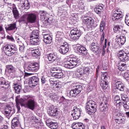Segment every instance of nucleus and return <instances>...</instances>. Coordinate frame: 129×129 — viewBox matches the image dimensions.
<instances>
[{
	"mask_svg": "<svg viewBox=\"0 0 129 129\" xmlns=\"http://www.w3.org/2000/svg\"><path fill=\"white\" fill-rule=\"evenodd\" d=\"M43 86L44 90H48V89H49V85L48 84V83L46 84H44V85H43Z\"/></svg>",
	"mask_w": 129,
	"mask_h": 129,
	"instance_id": "57",
	"label": "nucleus"
},
{
	"mask_svg": "<svg viewBox=\"0 0 129 129\" xmlns=\"http://www.w3.org/2000/svg\"><path fill=\"white\" fill-rule=\"evenodd\" d=\"M58 69H61V68L57 67H53L50 69L51 71H54V72L52 74V76H54V74H56L57 73H59V72H58Z\"/></svg>",
	"mask_w": 129,
	"mask_h": 129,
	"instance_id": "45",
	"label": "nucleus"
},
{
	"mask_svg": "<svg viewBox=\"0 0 129 129\" xmlns=\"http://www.w3.org/2000/svg\"><path fill=\"white\" fill-rule=\"evenodd\" d=\"M31 55L33 57H36V56H40L41 54L40 53V51L39 49H35L32 50Z\"/></svg>",
	"mask_w": 129,
	"mask_h": 129,
	"instance_id": "41",
	"label": "nucleus"
},
{
	"mask_svg": "<svg viewBox=\"0 0 129 129\" xmlns=\"http://www.w3.org/2000/svg\"><path fill=\"white\" fill-rule=\"evenodd\" d=\"M16 29H17V24L16 23L9 24L5 27V30L7 33H9V32H11V31H14V30H16Z\"/></svg>",
	"mask_w": 129,
	"mask_h": 129,
	"instance_id": "24",
	"label": "nucleus"
},
{
	"mask_svg": "<svg viewBox=\"0 0 129 129\" xmlns=\"http://www.w3.org/2000/svg\"><path fill=\"white\" fill-rule=\"evenodd\" d=\"M72 112V115L73 119L75 120L78 119L81 115V109L77 107V106H74Z\"/></svg>",
	"mask_w": 129,
	"mask_h": 129,
	"instance_id": "15",
	"label": "nucleus"
},
{
	"mask_svg": "<svg viewBox=\"0 0 129 129\" xmlns=\"http://www.w3.org/2000/svg\"><path fill=\"white\" fill-rule=\"evenodd\" d=\"M113 84L115 86V89H117L120 91H124L125 86H124V84L121 81H119V79H116L113 80Z\"/></svg>",
	"mask_w": 129,
	"mask_h": 129,
	"instance_id": "12",
	"label": "nucleus"
},
{
	"mask_svg": "<svg viewBox=\"0 0 129 129\" xmlns=\"http://www.w3.org/2000/svg\"><path fill=\"white\" fill-rule=\"evenodd\" d=\"M3 50L7 56L10 57L13 56L18 51V49L14 45L8 44L4 46Z\"/></svg>",
	"mask_w": 129,
	"mask_h": 129,
	"instance_id": "4",
	"label": "nucleus"
},
{
	"mask_svg": "<svg viewBox=\"0 0 129 129\" xmlns=\"http://www.w3.org/2000/svg\"><path fill=\"white\" fill-rule=\"evenodd\" d=\"M19 22H20V23L23 22L24 24H28L27 14L23 15L19 19Z\"/></svg>",
	"mask_w": 129,
	"mask_h": 129,
	"instance_id": "35",
	"label": "nucleus"
},
{
	"mask_svg": "<svg viewBox=\"0 0 129 129\" xmlns=\"http://www.w3.org/2000/svg\"><path fill=\"white\" fill-rule=\"evenodd\" d=\"M3 25L2 23H0V32H3L4 31Z\"/></svg>",
	"mask_w": 129,
	"mask_h": 129,
	"instance_id": "64",
	"label": "nucleus"
},
{
	"mask_svg": "<svg viewBox=\"0 0 129 129\" xmlns=\"http://www.w3.org/2000/svg\"><path fill=\"white\" fill-rule=\"evenodd\" d=\"M124 101V102H123V106L124 108H125V109H129V100H126V101Z\"/></svg>",
	"mask_w": 129,
	"mask_h": 129,
	"instance_id": "47",
	"label": "nucleus"
},
{
	"mask_svg": "<svg viewBox=\"0 0 129 129\" xmlns=\"http://www.w3.org/2000/svg\"><path fill=\"white\" fill-rule=\"evenodd\" d=\"M103 10V7H98L97 8H96L94 9V12L96 14H98V15H100L101 14V12H102Z\"/></svg>",
	"mask_w": 129,
	"mask_h": 129,
	"instance_id": "44",
	"label": "nucleus"
},
{
	"mask_svg": "<svg viewBox=\"0 0 129 129\" xmlns=\"http://www.w3.org/2000/svg\"><path fill=\"white\" fill-rule=\"evenodd\" d=\"M101 44H102L103 43V41H104V37L105 36V34L104 32L101 33Z\"/></svg>",
	"mask_w": 129,
	"mask_h": 129,
	"instance_id": "53",
	"label": "nucleus"
},
{
	"mask_svg": "<svg viewBox=\"0 0 129 129\" xmlns=\"http://www.w3.org/2000/svg\"><path fill=\"white\" fill-rule=\"evenodd\" d=\"M121 99L123 101L128 100L129 99V90L127 89L125 92V94L121 95Z\"/></svg>",
	"mask_w": 129,
	"mask_h": 129,
	"instance_id": "37",
	"label": "nucleus"
},
{
	"mask_svg": "<svg viewBox=\"0 0 129 129\" xmlns=\"http://www.w3.org/2000/svg\"><path fill=\"white\" fill-rule=\"evenodd\" d=\"M118 117L115 119V121L117 123H124L125 121V119H124V117H123L121 113H118L117 115Z\"/></svg>",
	"mask_w": 129,
	"mask_h": 129,
	"instance_id": "29",
	"label": "nucleus"
},
{
	"mask_svg": "<svg viewBox=\"0 0 129 129\" xmlns=\"http://www.w3.org/2000/svg\"><path fill=\"white\" fill-rule=\"evenodd\" d=\"M118 57L121 62H125L119 63L118 69L120 71L126 70L127 65L125 62L129 61V52H125L123 50H120L118 53Z\"/></svg>",
	"mask_w": 129,
	"mask_h": 129,
	"instance_id": "2",
	"label": "nucleus"
},
{
	"mask_svg": "<svg viewBox=\"0 0 129 129\" xmlns=\"http://www.w3.org/2000/svg\"><path fill=\"white\" fill-rule=\"evenodd\" d=\"M39 63L37 62L32 63L29 64L27 67V71L30 72H37L39 70Z\"/></svg>",
	"mask_w": 129,
	"mask_h": 129,
	"instance_id": "18",
	"label": "nucleus"
},
{
	"mask_svg": "<svg viewBox=\"0 0 129 129\" xmlns=\"http://www.w3.org/2000/svg\"><path fill=\"white\" fill-rule=\"evenodd\" d=\"M50 97L51 99L53 100V101H56L57 99H59V97L55 93L52 94L51 95H50Z\"/></svg>",
	"mask_w": 129,
	"mask_h": 129,
	"instance_id": "48",
	"label": "nucleus"
},
{
	"mask_svg": "<svg viewBox=\"0 0 129 129\" xmlns=\"http://www.w3.org/2000/svg\"><path fill=\"white\" fill-rule=\"evenodd\" d=\"M15 101L18 112H20L21 110L20 104L21 106H24L25 108L33 111L35 110L37 105H38V103L35 100V97L31 95L24 96L21 98H20V96H17L16 97Z\"/></svg>",
	"mask_w": 129,
	"mask_h": 129,
	"instance_id": "1",
	"label": "nucleus"
},
{
	"mask_svg": "<svg viewBox=\"0 0 129 129\" xmlns=\"http://www.w3.org/2000/svg\"><path fill=\"white\" fill-rule=\"evenodd\" d=\"M76 49L79 53L80 55L82 56H88V50L86 49V47L81 45L80 44H77L76 45Z\"/></svg>",
	"mask_w": 129,
	"mask_h": 129,
	"instance_id": "10",
	"label": "nucleus"
},
{
	"mask_svg": "<svg viewBox=\"0 0 129 129\" xmlns=\"http://www.w3.org/2000/svg\"><path fill=\"white\" fill-rule=\"evenodd\" d=\"M25 50V45L23 44V45L20 46L19 48V51L23 53Z\"/></svg>",
	"mask_w": 129,
	"mask_h": 129,
	"instance_id": "54",
	"label": "nucleus"
},
{
	"mask_svg": "<svg viewBox=\"0 0 129 129\" xmlns=\"http://www.w3.org/2000/svg\"><path fill=\"white\" fill-rule=\"evenodd\" d=\"M108 103L107 100H103L101 103L100 104V110L102 112H106L108 110Z\"/></svg>",
	"mask_w": 129,
	"mask_h": 129,
	"instance_id": "20",
	"label": "nucleus"
},
{
	"mask_svg": "<svg viewBox=\"0 0 129 129\" xmlns=\"http://www.w3.org/2000/svg\"><path fill=\"white\" fill-rule=\"evenodd\" d=\"M70 33V38H71L74 41L78 40V39H79L81 36V31H80V30H78V29L77 28L73 29L71 31Z\"/></svg>",
	"mask_w": 129,
	"mask_h": 129,
	"instance_id": "8",
	"label": "nucleus"
},
{
	"mask_svg": "<svg viewBox=\"0 0 129 129\" xmlns=\"http://www.w3.org/2000/svg\"><path fill=\"white\" fill-rule=\"evenodd\" d=\"M63 32L62 31L56 32L55 35V41L56 42H58V43H61L62 42V37H63Z\"/></svg>",
	"mask_w": 129,
	"mask_h": 129,
	"instance_id": "31",
	"label": "nucleus"
},
{
	"mask_svg": "<svg viewBox=\"0 0 129 129\" xmlns=\"http://www.w3.org/2000/svg\"><path fill=\"white\" fill-rule=\"evenodd\" d=\"M83 90V88L82 87V85H77L75 87L74 89L70 91V95L72 97H76L78 94L81 93Z\"/></svg>",
	"mask_w": 129,
	"mask_h": 129,
	"instance_id": "7",
	"label": "nucleus"
},
{
	"mask_svg": "<svg viewBox=\"0 0 129 129\" xmlns=\"http://www.w3.org/2000/svg\"><path fill=\"white\" fill-rule=\"evenodd\" d=\"M61 89V85L58 84H55V90H60Z\"/></svg>",
	"mask_w": 129,
	"mask_h": 129,
	"instance_id": "55",
	"label": "nucleus"
},
{
	"mask_svg": "<svg viewBox=\"0 0 129 129\" xmlns=\"http://www.w3.org/2000/svg\"><path fill=\"white\" fill-rule=\"evenodd\" d=\"M39 31L38 30H33L30 36V38H39Z\"/></svg>",
	"mask_w": 129,
	"mask_h": 129,
	"instance_id": "43",
	"label": "nucleus"
},
{
	"mask_svg": "<svg viewBox=\"0 0 129 129\" xmlns=\"http://www.w3.org/2000/svg\"><path fill=\"white\" fill-rule=\"evenodd\" d=\"M124 77L125 78L126 80H129V73H125Z\"/></svg>",
	"mask_w": 129,
	"mask_h": 129,
	"instance_id": "58",
	"label": "nucleus"
},
{
	"mask_svg": "<svg viewBox=\"0 0 129 129\" xmlns=\"http://www.w3.org/2000/svg\"><path fill=\"white\" fill-rule=\"evenodd\" d=\"M125 37L123 36H120L117 40H116V41L117 42V43L119 45H123L124 43H125Z\"/></svg>",
	"mask_w": 129,
	"mask_h": 129,
	"instance_id": "34",
	"label": "nucleus"
},
{
	"mask_svg": "<svg viewBox=\"0 0 129 129\" xmlns=\"http://www.w3.org/2000/svg\"><path fill=\"white\" fill-rule=\"evenodd\" d=\"M16 72V68L14 67L12 64L6 66L5 73H8L10 75H13Z\"/></svg>",
	"mask_w": 129,
	"mask_h": 129,
	"instance_id": "22",
	"label": "nucleus"
},
{
	"mask_svg": "<svg viewBox=\"0 0 129 129\" xmlns=\"http://www.w3.org/2000/svg\"><path fill=\"white\" fill-rule=\"evenodd\" d=\"M30 44L32 46L39 45L40 44V39L39 38H30Z\"/></svg>",
	"mask_w": 129,
	"mask_h": 129,
	"instance_id": "32",
	"label": "nucleus"
},
{
	"mask_svg": "<svg viewBox=\"0 0 129 129\" xmlns=\"http://www.w3.org/2000/svg\"><path fill=\"white\" fill-rule=\"evenodd\" d=\"M79 60L77 57H72L70 59L68 62H66L63 66L65 68H68L69 69H72L78 66V62Z\"/></svg>",
	"mask_w": 129,
	"mask_h": 129,
	"instance_id": "6",
	"label": "nucleus"
},
{
	"mask_svg": "<svg viewBox=\"0 0 129 129\" xmlns=\"http://www.w3.org/2000/svg\"><path fill=\"white\" fill-rule=\"evenodd\" d=\"M30 75H32V74L28 73H25L24 78L26 79V77H29V76H30Z\"/></svg>",
	"mask_w": 129,
	"mask_h": 129,
	"instance_id": "59",
	"label": "nucleus"
},
{
	"mask_svg": "<svg viewBox=\"0 0 129 129\" xmlns=\"http://www.w3.org/2000/svg\"><path fill=\"white\" fill-rule=\"evenodd\" d=\"M105 27V21L102 20L100 24V33H104V27Z\"/></svg>",
	"mask_w": 129,
	"mask_h": 129,
	"instance_id": "42",
	"label": "nucleus"
},
{
	"mask_svg": "<svg viewBox=\"0 0 129 129\" xmlns=\"http://www.w3.org/2000/svg\"><path fill=\"white\" fill-rule=\"evenodd\" d=\"M89 49L96 55H99L102 51V47L97 42L92 43L90 45Z\"/></svg>",
	"mask_w": 129,
	"mask_h": 129,
	"instance_id": "5",
	"label": "nucleus"
},
{
	"mask_svg": "<svg viewBox=\"0 0 129 129\" xmlns=\"http://www.w3.org/2000/svg\"><path fill=\"white\" fill-rule=\"evenodd\" d=\"M37 20V15L34 13L27 14V24H35Z\"/></svg>",
	"mask_w": 129,
	"mask_h": 129,
	"instance_id": "19",
	"label": "nucleus"
},
{
	"mask_svg": "<svg viewBox=\"0 0 129 129\" xmlns=\"http://www.w3.org/2000/svg\"><path fill=\"white\" fill-rule=\"evenodd\" d=\"M83 23L87 25V28L94 27V20L91 17H85L83 18Z\"/></svg>",
	"mask_w": 129,
	"mask_h": 129,
	"instance_id": "14",
	"label": "nucleus"
},
{
	"mask_svg": "<svg viewBox=\"0 0 129 129\" xmlns=\"http://www.w3.org/2000/svg\"><path fill=\"white\" fill-rule=\"evenodd\" d=\"M7 39L9 40V41H11V42H15V39H14V37L13 36L11 35H8L7 36Z\"/></svg>",
	"mask_w": 129,
	"mask_h": 129,
	"instance_id": "52",
	"label": "nucleus"
},
{
	"mask_svg": "<svg viewBox=\"0 0 129 129\" xmlns=\"http://www.w3.org/2000/svg\"><path fill=\"white\" fill-rule=\"evenodd\" d=\"M59 100H60V102H64L66 101V99H65L64 96H61Z\"/></svg>",
	"mask_w": 129,
	"mask_h": 129,
	"instance_id": "60",
	"label": "nucleus"
},
{
	"mask_svg": "<svg viewBox=\"0 0 129 129\" xmlns=\"http://www.w3.org/2000/svg\"><path fill=\"white\" fill-rule=\"evenodd\" d=\"M58 72H59L58 73H56L55 74H54L53 76H52V77H54L55 78H62L63 76V72H62V69H57Z\"/></svg>",
	"mask_w": 129,
	"mask_h": 129,
	"instance_id": "33",
	"label": "nucleus"
},
{
	"mask_svg": "<svg viewBox=\"0 0 129 129\" xmlns=\"http://www.w3.org/2000/svg\"><path fill=\"white\" fill-rule=\"evenodd\" d=\"M11 112H12V107L10 105L6 106L5 108V114L8 116L9 114H11Z\"/></svg>",
	"mask_w": 129,
	"mask_h": 129,
	"instance_id": "38",
	"label": "nucleus"
},
{
	"mask_svg": "<svg viewBox=\"0 0 129 129\" xmlns=\"http://www.w3.org/2000/svg\"><path fill=\"white\" fill-rule=\"evenodd\" d=\"M83 72L84 74H85L86 76L88 75L89 73H90V69L88 67H85L83 68Z\"/></svg>",
	"mask_w": 129,
	"mask_h": 129,
	"instance_id": "49",
	"label": "nucleus"
},
{
	"mask_svg": "<svg viewBox=\"0 0 129 129\" xmlns=\"http://www.w3.org/2000/svg\"><path fill=\"white\" fill-rule=\"evenodd\" d=\"M48 59L50 62H54L58 58V55L56 52H52L47 54Z\"/></svg>",
	"mask_w": 129,
	"mask_h": 129,
	"instance_id": "23",
	"label": "nucleus"
},
{
	"mask_svg": "<svg viewBox=\"0 0 129 129\" xmlns=\"http://www.w3.org/2000/svg\"><path fill=\"white\" fill-rule=\"evenodd\" d=\"M59 112L58 111V108L54 107L53 105H51L47 109V113L49 116H57Z\"/></svg>",
	"mask_w": 129,
	"mask_h": 129,
	"instance_id": "13",
	"label": "nucleus"
},
{
	"mask_svg": "<svg viewBox=\"0 0 129 129\" xmlns=\"http://www.w3.org/2000/svg\"><path fill=\"white\" fill-rule=\"evenodd\" d=\"M13 87L15 90L16 93L19 94L20 92H21V91L22 90V86L16 84L15 85H14Z\"/></svg>",
	"mask_w": 129,
	"mask_h": 129,
	"instance_id": "39",
	"label": "nucleus"
},
{
	"mask_svg": "<svg viewBox=\"0 0 129 129\" xmlns=\"http://www.w3.org/2000/svg\"><path fill=\"white\" fill-rule=\"evenodd\" d=\"M49 82H50V84H51L52 85H54V84H56V83H55L56 82L52 80V79H49Z\"/></svg>",
	"mask_w": 129,
	"mask_h": 129,
	"instance_id": "62",
	"label": "nucleus"
},
{
	"mask_svg": "<svg viewBox=\"0 0 129 129\" xmlns=\"http://www.w3.org/2000/svg\"><path fill=\"white\" fill-rule=\"evenodd\" d=\"M58 50L60 54L65 55L69 51V45L67 43H64L58 48Z\"/></svg>",
	"mask_w": 129,
	"mask_h": 129,
	"instance_id": "17",
	"label": "nucleus"
},
{
	"mask_svg": "<svg viewBox=\"0 0 129 129\" xmlns=\"http://www.w3.org/2000/svg\"><path fill=\"white\" fill-rule=\"evenodd\" d=\"M43 42L45 43V44H51L52 43V40L53 38L51 35H46L43 33Z\"/></svg>",
	"mask_w": 129,
	"mask_h": 129,
	"instance_id": "28",
	"label": "nucleus"
},
{
	"mask_svg": "<svg viewBox=\"0 0 129 129\" xmlns=\"http://www.w3.org/2000/svg\"><path fill=\"white\" fill-rule=\"evenodd\" d=\"M113 30L115 33H120L122 31V26L119 25H115L113 28Z\"/></svg>",
	"mask_w": 129,
	"mask_h": 129,
	"instance_id": "40",
	"label": "nucleus"
},
{
	"mask_svg": "<svg viewBox=\"0 0 129 129\" xmlns=\"http://www.w3.org/2000/svg\"><path fill=\"white\" fill-rule=\"evenodd\" d=\"M44 35H50L48 32H47V30H44L42 32V38H44Z\"/></svg>",
	"mask_w": 129,
	"mask_h": 129,
	"instance_id": "63",
	"label": "nucleus"
},
{
	"mask_svg": "<svg viewBox=\"0 0 129 129\" xmlns=\"http://www.w3.org/2000/svg\"><path fill=\"white\" fill-rule=\"evenodd\" d=\"M107 39H105V42H104V45L103 46V48L105 49L106 48V46H107Z\"/></svg>",
	"mask_w": 129,
	"mask_h": 129,
	"instance_id": "61",
	"label": "nucleus"
},
{
	"mask_svg": "<svg viewBox=\"0 0 129 129\" xmlns=\"http://www.w3.org/2000/svg\"><path fill=\"white\" fill-rule=\"evenodd\" d=\"M72 127L73 129H85V126H84L83 123L78 122L77 123H73Z\"/></svg>",
	"mask_w": 129,
	"mask_h": 129,
	"instance_id": "25",
	"label": "nucleus"
},
{
	"mask_svg": "<svg viewBox=\"0 0 129 129\" xmlns=\"http://www.w3.org/2000/svg\"><path fill=\"white\" fill-rule=\"evenodd\" d=\"M85 108L86 110H88L87 112V113L91 115L96 112V110H97V104H96L95 102L90 100L87 103Z\"/></svg>",
	"mask_w": 129,
	"mask_h": 129,
	"instance_id": "3",
	"label": "nucleus"
},
{
	"mask_svg": "<svg viewBox=\"0 0 129 129\" xmlns=\"http://www.w3.org/2000/svg\"><path fill=\"white\" fill-rule=\"evenodd\" d=\"M122 18L121 12L118 10H113L112 12V20L114 23H119Z\"/></svg>",
	"mask_w": 129,
	"mask_h": 129,
	"instance_id": "9",
	"label": "nucleus"
},
{
	"mask_svg": "<svg viewBox=\"0 0 129 129\" xmlns=\"http://www.w3.org/2000/svg\"><path fill=\"white\" fill-rule=\"evenodd\" d=\"M40 79L38 77H32L29 80V84L31 85L32 87H35L39 84Z\"/></svg>",
	"mask_w": 129,
	"mask_h": 129,
	"instance_id": "21",
	"label": "nucleus"
},
{
	"mask_svg": "<svg viewBox=\"0 0 129 129\" xmlns=\"http://www.w3.org/2000/svg\"><path fill=\"white\" fill-rule=\"evenodd\" d=\"M41 81L42 85H44L46 83H48V81L47 80V78L44 76H42L41 78Z\"/></svg>",
	"mask_w": 129,
	"mask_h": 129,
	"instance_id": "50",
	"label": "nucleus"
},
{
	"mask_svg": "<svg viewBox=\"0 0 129 129\" xmlns=\"http://www.w3.org/2000/svg\"><path fill=\"white\" fill-rule=\"evenodd\" d=\"M39 14L42 17V19H43L42 20V23L45 26H48L49 24H50L51 20H50V18L46 17V12L44 11H39Z\"/></svg>",
	"mask_w": 129,
	"mask_h": 129,
	"instance_id": "16",
	"label": "nucleus"
},
{
	"mask_svg": "<svg viewBox=\"0 0 129 129\" xmlns=\"http://www.w3.org/2000/svg\"><path fill=\"white\" fill-rule=\"evenodd\" d=\"M20 125V121L17 117H14L12 120L11 127L12 128H16Z\"/></svg>",
	"mask_w": 129,
	"mask_h": 129,
	"instance_id": "30",
	"label": "nucleus"
},
{
	"mask_svg": "<svg viewBox=\"0 0 129 129\" xmlns=\"http://www.w3.org/2000/svg\"><path fill=\"white\" fill-rule=\"evenodd\" d=\"M0 85H4L5 88H9L11 86V83L4 77L0 78Z\"/></svg>",
	"mask_w": 129,
	"mask_h": 129,
	"instance_id": "26",
	"label": "nucleus"
},
{
	"mask_svg": "<svg viewBox=\"0 0 129 129\" xmlns=\"http://www.w3.org/2000/svg\"><path fill=\"white\" fill-rule=\"evenodd\" d=\"M12 12L13 14V16H14L15 19L18 20V19L20 18V14L19 13V11H18L17 8H13Z\"/></svg>",
	"mask_w": 129,
	"mask_h": 129,
	"instance_id": "36",
	"label": "nucleus"
},
{
	"mask_svg": "<svg viewBox=\"0 0 129 129\" xmlns=\"http://www.w3.org/2000/svg\"><path fill=\"white\" fill-rule=\"evenodd\" d=\"M101 82L100 83V86L103 89H106L107 88V79L108 77L107 76V72H104L102 73L101 77Z\"/></svg>",
	"mask_w": 129,
	"mask_h": 129,
	"instance_id": "11",
	"label": "nucleus"
},
{
	"mask_svg": "<svg viewBox=\"0 0 129 129\" xmlns=\"http://www.w3.org/2000/svg\"><path fill=\"white\" fill-rule=\"evenodd\" d=\"M46 125L51 129L58 128V123L57 122H54L49 120H47L46 121Z\"/></svg>",
	"mask_w": 129,
	"mask_h": 129,
	"instance_id": "27",
	"label": "nucleus"
},
{
	"mask_svg": "<svg viewBox=\"0 0 129 129\" xmlns=\"http://www.w3.org/2000/svg\"><path fill=\"white\" fill-rule=\"evenodd\" d=\"M37 120H38V119H37L35 121V127H36V128H40V126H39V124H40L41 123H40L39 122H38Z\"/></svg>",
	"mask_w": 129,
	"mask_h": 129,
	"instance_id": "56",
	"label": "nucleus"
},
{
	"mask_svg": "<svg viewBox=\"0 0 129 129\" xmlns=\"http://www.w3.org/2000/svg\"><path fill=\"white\" fill-rule=\"evenodd\" d=\"M23 6L25 10H29L31 7L29 3H27L26 4V3H24L23 4Z\"/></svg>",
	"mask_w": 129,
	"mask_h": 129,
	"instance_id": "51",
	"label": "nucleus"
},
{
	"mask_svg": "<svg viewBox=\"0 0 129 129\" xmlns=\"http://www.w3.org/2000/svg\"><path fill=\"white\" fill-rule=\"evenodd\" d=\"M76 76L79 78H80L81 77H83V78H84V77H86V76L83 72V71H80V72H78L76 74Z\"/></svg>",
	"mask_w": 129,
	"mask_h": 129,
	"instance_id": "46",
	"label": "nucleus"
}]
</instances>
